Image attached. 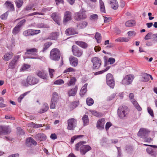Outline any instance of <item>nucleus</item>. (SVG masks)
I'll return each instance as SVG.
<instances>
[{
  "mask_svg": "<svg viewBox=\"0 0 157 157\" xmlns=\"http://www.w3.org/2000/svg\"><path fill=\"white\" fill-rule=\"evenodd\" d=\"M86 142L85 141H81L79 142L75 145V150L78 151H79V147H80V152L83 155H84L87 152L91 149V148L90 146L83 145L86 144Z\"/></svg>",
  "mask_w": 157,
  "mask_h": 157,
  "instance_id": "f257e3e1",
  "label": "nucleus"
},
{
  "mask_svg": "<svg viewBox=\"0 0 157 157\" xmlns=\"http://www.w3.org/2000/svg\"><path fill=\"white\" fill-rule=\"evenodd\" d=\"M38 80L35 77L31 76H29L27 77L26 81L22 82V84L25 86H28L29 85H33L37 83Z\"/></svg>",
  "mask_w": 157,
  "mask_h": 157,
  "instance_id": "f03ea898",
  "label": "nucleus"
},
{
  "mask_svg": "<svg viewBox=\"0 0 157 157\" xmlns=\"http://www.w3.org/2000/svg\"><path fill=\"white\" fill-rule=\"evenodd\" d=\"M128 107L125 105L120 106L117 109V113L119 117L121 119H124L127 117V113L126 110Z\"/></svg>",
  "mask_w": 157,
  "mask_h": 157,
  "instance_id": "7ed1b4c3",
  "label": "nucleus"
},
{
  "mask_svg": "<svg viewBox=\"0 0 157 157\" xmlns=\"http://www.w3.org/2000/svg\"><path fill=\"white\" fill-rule=\"evenodd\" d=\"M37 52V50L36 48H33L28 49L25 53L26 58L33 59H38L39 58L36 53Z\"/></svg>",
  "mask_w": 157,
  "mask_h": 157,
  "instance_id": "20e7f679",
  "label": "nucleus"
},
{
  "mask_svg": "<svg viewBox=\"0 0 157 157\" xmlns=\"http://www.w3.org/2000/svg\"><path fill=\"white\" fill-rule=\"evenodd\" d=\"M60 54L59 50L57 48H54L51 51L50 58L53 60H58L60 59Z\"/></svg>",
  "mask_w": 157,
  "mask_h": 157,
  "instance_id": "39448f33",
  "label": "nucleus"
},
{
  "mask_svg": "<svg viewBox=\"0 0 157 157\" xmlns=\"http://www.w3.org/2000/svg\"><path fill=\"white\" fill-rule=\"evenodd\" d=\"M150 132V131L148 129L142 128L139 129L137 135L141 138L146 139L148 136Z\"/></svg>",
  "mask_w": 157,
  "mask_h": 157,
  "instance_id": "423d86ee",
  "label": "nucleus"
},
{
  "mask_svg": "<svg viewBox=\"0 0 157 157\" xmlns=\"http://www.w3.org/2000/svg\"><path fill=\"white\" fill-rule=\"evenodd\" d=\"M134 78L133 75H127L123 79L121 83L125 85H128L131 84Z\"/></svg>",
  "mask_w": 157,
  "mask_h": 157,
  "instance_id": "0eeeda50",
  "label": "nucleus"
},
{
  "mask_svg": "<svg viewBox=\"0 0 157 157\" xmlns=\"http://www.w3.org/2000/svg\"><path fill=\"white\" fill-rule=\"evenodd\" d=\"M67 129L69 130H73L76 127L77 120L74 118L68 119L67 121Z\"/></svg>",
  "mask_w": 157,
  "mask_h": 157,
  "instance_id": "6e6552de",
  "label": "nucleus"
},
{
  "mask_svg": "<svg viewBox=\"0 0 157 157\" xmlns=\"http://www.w3.org/2000/svg\"><path fill=\"white\" fill-rule=\"evenodd\" d=\"M91 61L92 62L94 69H98L99 68L101 65V60L97 57H94L91 59Z\"/></svg>",
  "mask_w": 157,
  "mask_h": 157,
  "instance_id": "1a4fd4ad",
  "label": "nucleus"
},
{
  "mask_svg": "<svg viewBox=\"0 0 157 157\" xmlns=\"http://www.w3.org/2000/svg\"><path fill=\"white\" fill-rule=\"evenodd\" d=\"M72 50L73 55L78 57L81 56L83 53L82 50L75 45L72 46Z\"/></svg>",
  "mask_w": 157,
  "mask_h": 157,
  "instance_id": "9d476101",
  "label": "nucleus"
},
{
  "mask_svg": "<svg viewBox=\"0 0 157 157\" xmlns=\"http://www.w3.org/2000/svg\"><path fill=\"white\" fill-rule=\"evenodd\" d=\"M40 32V31L39 30L29 29L24 31L23 34L25 36H30L38 34Z\"/></svg>",
  "mask_w": 157,
  "mask_h": 157,
  "instance_id": "9b49d317",
  "label": "nucleus"
},
{
  "mask_svg": "<svg viewBox=\"0 0 157 157\" xmlns=\"http://www.w3.org/2000/svg\"><path fill=\"white\" fill-rule=\"evenodd\" d=\"M11 132V129L9 126H0V135L9 134Z\"/></svg>",
  "mask_w": 157,
  "mask_h": 157,
  "instance_id": "f8f14e48",
  "label": "nucleus"
},
{
  "mask_svg": "<svg viewBox=\"0 0 157 157\" xmlns=\"http://www.w3.org/2000/svg\"><path fill=\"white\" fill-rule=\"evenodd\" d=\"M86 15L84 13L80 12L75 13L74 18L75 20L79 21L86 18Z\"/></svg>",
  "mask_w": 157,
  "mask_h": 157,
  "instance_id": "ddd939ff",
  "label": "nucleus"
},
{
  "mask_svg": "<svg viewBox=\"0 0 157 157\" xmlns=\"http://www.w3.org/2000/svg\"><path fill=\"white\" fill-rule=\"evenodd\" d=\"M72 19L71 13L69 11H66L64 12L63 22L65 24L67 22L70 21Z\"/></svg>",
  "mask_w": 157,
  "mask_h": 157,
  "instance_id": "4468645a",
  "label": "nucleus"
},
{
  "mask_svg": "<svg viewBox=\"0 0 157 157\" xmlns=\"http://www.w3.org/2000/svg\"><path fill=\"white\" fill-rule=\"evenodd\" d=\"M20 58L19 55H17L14 57L13 59L10 61L9 65L10 68L13 69L15 67L17 60Z\"/></svg>",
  "mask_w": 157,
  "mask_h": 157,
  "instance_id": "2eb2a0df",
  "label": "nucleus"
},
{
  "mask_svg": "<svg viewBox=\"0 0 157 157\" xmlns=\"http://www.w3.org/2000/svg\"><path fill=\"white\" fill-rule=\"evenodd\" d=\"M105 123V119L104 118H102L100 120H99L97 122V127L100 130L104 129Z\"/></svg>",
  "mask_w": 157,
  "mask_h": 157,
  "instance_id": "dca6fc26",
  "label": "nucleus"
},
{
  "mask_svg": "<svg viewBox=\"0 0 157 157\" xmlns=\"http://www.w3.org/2000/svg\"><path fill=\"white\" fill-rule=\"evenodd\" d=\"M26 145L28 147L31 146L32 145H35L37 144V143L31 137H29L26 139Z\"/></svg>",
  "mask_w": 157,
  "mask_h": 157,
  "instance_id": "f3484780",
  "label": "nucleus"
},
{
  "mask_svg": "<svg viewBox=\"0 0 157 157\" xmlns=\"http://www.w3.org/2000/svg\"><path fill=\"white\" fill-rule=\"evenodd\" d=\"M51 16L56 23L58 25H60V17L59 15L57 14L56 13H54L51 15Z\"/></svg>",
  "mask_w": 157,
  "mask_h": 157,
  "instance_id": "a211bd4d",
  "label": "nucleus"
},
{
  "mask_svg": "<svg viewBox=\"0 0 157 157\" xmlns=\"http://www.w3.org/2000/svg\"><path fill=\"white\" fill-rule=\"evenodd\" d=\"M35 137L36 140L40 141L45 140L47 138L46 136L41 133H38L36 134L35 136Z\"/></svg>",
  "mask_w": 157,
  "mask_h": 157,
  "instance_id": "6ab92c4d",
  "label": "nucleus"
},
{
  "mask_svg": "<svg viewBox=\"0 0 157 157\" xmlns=\"http://www.w3.org/2000/svg\"><path fill=\"white\" fill-rule=\"evenodd\" d=\"M70 64L73 67L76 66L78 64V59L77 58L73 56L70 57L69 58Z\"/></svg>",
  "mask_w": 157,
  "mask_h": 157,
  "instance_id": "aec40b11",
  "label": "nucleus"
},
{
  "mask_svg": "<svg viewBox=\"0 0 157 157\" xmlns=\"http://www.w3.org/2000/svg\"><path fill=\"white\" fill-rule=\"evenodd\" d=\"M109 3L111 7L114 10H117L118 7V4L117 0H109Z\"/></svg>",
  "mask_w": 157,
  "mask_h": 157,
  "instance_id": "412c9836",
  "label": "nucleus"
},
{
  "mask_svg": "<svg viewBox=\"0 0 157 157\" xmlns=\"http://www.w3.org/2000/svg\"><path fill=\"white\" fill-rule=\"evenodd\" d=\"M77 32L72 28H69L65 31V34L67 35H71L77 34Z\"/></svg>",
  "mask_w": 157,
  "mask_h": 157,
  "instance_id": "4be33fe9",
  "label": "nucleus"
},
{
  "mask_svg": "<svg viewBox=\"0 0 157 157\" xmlns=\"http://www.w3.org/2000/svg\"><path fill=\"white\" fill-rule=\"evenodd\" d=\"M37 75L39 77L43 79H47V75L43 71H38L37 72Z\"/></svg>",
  "mask_w": 157,
  "mask_h": 157,
  "instance_id": "5701e85b",
  "label": "nucleus"
},
{
  "mask_svg": "<svg viewBox=\"0 0 157 157\" xmlns=\"http://www.w3.org/2000/svg\"><path fill=\"white\" fill-rule=\"evenodd\" d=\"M144 145L145 146H150L151 147H153V150L152 151H151V152L150 153V154L153 156H156L157 155V151L155 149V148H157V146L148 145L146 144H144Z\"/></svg>",
  "mask_w": 157,
  "mask_h": 157,
  "instance_id": "b1692460",
  "label": "nucleus"
},
{
  "mask_svg": "<svg viewBox=\"0 0 157 157\" xmlns=\"http://www.w3.org/2000/svg\"><path fill=\"white\" fill-rule=\"evenodd\" d=\"M149 80V75L147 73H144L143 75L140 78V80L142 82H146Z\"/></svg>",
  "mask_w": 157,
  "mask_h": 157,
  "instance_id": "393cba45",
  "label": "nucleus"
},
{
  "mask_svg": "<svg viewBox=\"0 0 157 157\" xmlns=\"http://www.w3.org/2000/svg\"><path fill=\"white\" fill-rule=\"evenodd\" d=\"M49 109L48 105L47 103H45L43 105V108L40 109L39 112V113H42L46 112Z\"/></svg>",
  "mask_w": 157,
  "mask_h": 157,
  "instance_id": "a878e982",
  "label": "nucleus"
},
{
  "mask_svg": "<svg viewBox=\"0 0 157 157\" xmlns=\"http://www.w3.org/2000/svg\"><path fill=\"white\" fill-rule=\"evenodd\" d=\"M131 101L135 107L138 111H141L142 110L140 106L136 101L135 99H132Z\"/></svg>",
  "mask_w": 157,
  "mask_h": 157,
  "instance_id": "bb28decb",
  "label": "nucleus"
},
{
  "mask_svg": "<svg viewBox=\"0 0 157 157\" xmlns=\"http://www.w3.org/2000/svg\"><path fill=\"white\" fill-rule=\"evenodd\" d=\"M130 38L129 37H119L115 40V41L119 42H128L129 41Z\"/></svg>",
  "mask_w": 157,
  "mask_h": 157,
  "instance_id": "cd10ccee",
  "label": "nucleus"
},
{
  "mask_svg": "<svg viewBox=\"0 0 157 157\" xmlns=\"http://www.w3.org/2000/svg\"><path fill=\"white\" fill-rule=\"evenodd\" d=\"M83 125L84 126H86L88 125L89 123V119L87 115H85L82 118Z\"/></svg>",
  "mask_w": 157,
  "mask_h": 157,
  "instance_id": "c85d7f7f",
  "label": "nucleus"
},
{
  "mask_svg": "<svg viewBox=\"0 0 157 157\" xmlns=\"http://www.w3.org/2000/svg\"><path fill=\"white\" fill-rule=\"evenodd\" d=\"M76 44L83 48H86L88 46L87 44L84 42L76 41Z\"/></svg>",
  "mask_w": 157,
  "mask_h": 157,
  "instance_id": "c756f323",
  "label": "nucleus"
},
{
  "mask_svg": "<svg viewBox=\"0 0 157 157\" xmlns=\"http://www.w3.org/2000/svg\"><path fill=\"white\" fill-rule=\"evenodd\" d=\"M12 57V53L10 52L5 55L4 56V59L6 61L9 60Z\"/></svg>",
  "mask_w": 157,
  "mask_h": 157,
  "instance_id": "7c9ffc66",
  "label": "nucleus"
},
{
  "mask_svg": "<svg viewBox=\"0 0 157 157\" xmlns=\"http://www.w3.org/2000/svg\"><path fill=\"white\" fill-rule=\"evenodd\" d=\"M90 112L93 115L96 117H102V115L101 113L96 111L91 110Z\"/></svg>",
  "mask_w": 157,
  "mask_h": 157,
  "instance_id": "2f4dec72",
  "label": "nucleus"
},
{
  "mask_svg": "<svg viewBox=\"0 0 157 157\" xmlns=\"http://www.w3.org/2000/svg\"><path fill=\"white\" fill-rule=\"evenodd\" d=\"M136 22L134 20H129L125 23V25L127 27H132L134 25Z\"/></svg>",
  "mask_w": 157,
  "mask_h": 157,
  "instance_id": "473e14b6",
  "label": "nucleus"
},
{
  "mask_svg": "<svg viewBox=\"0 0 157 157\" xmlns=\"http://www.w3.org/2000/svg\"><path fill=\"white\" fill-rule=\"evenodd\" d=\"M114 78L113 75L110 73H108L106 75V82L110 81H112Z\"/></svg>",
  "mask_w": 157,
  "mask_h": 157,
  "instance_id": "72a5a7b5",
  "label": "nucleus"
},
{
  "mask_svg": "<svg viewBox=\"0 0 157 157\" xmlns=\"http://www.w3.org/2000/svg\"><path fill=\"white\" fill-rule=\"evenodd\" d=\"M58 36L57 33H53L51 34L49 38L51 40H56Z\"/></svg>",
  "mask_w": 157,
  "mask_h": 157,
  "instance_id": "f704fd0d",
  "label": "nucleus"
},
{
  "mask_svg": "<svg viewBox=\"0 0 157 157\" xmlns=\"http://www.w3.org/2000/svg\"><path fill=\"white\" fill-rule=\"evenodd\" d=\"M59 99V97L57 93L56 92H54L52 94L51 100L57 102Z\"/></svg>",
  "mask_w": 157,
  "mask_h": 157,
  "instance_id": "c9c22d12",
  "label": "nucleus"
},
{
  "mask_svg": "<svg viewBox=\"0 0 157 157\" xmlns=\"http://www.w3.org/2000/svg\"><path fill=\"white\" fill-rule=\"evenodd\" d=\"M77 89H71V90L68 92L69 96H75L77 93Z\"/></svg>",
  "mask_w": 157,
  "mask_h": 157,
  "instance_id": "e433bc0d",
  "label": "nucleus"
},
{
  "mask_svg": "<svg viewBox=\"0 0 157 157\" xmlns=\"http://www.w3.org/2000/svg\"><path fill=\"white\" fill-rule=\"evenodd\" d=\"M95 38L98 43H100L101 41V36L100 33H96L95 36Z\"/></svg>",
  "mask_w": 157,
  "mask_h": 157,
  "instance_id": "4c0bfd02",
  "label": "nucleus"
},
{
  "mask_svg": "<svg viewBox=\"0 0 157 157\" xmlns=\"http://www.w3.org/2000/svg\"><path fill=\"white\" fill-rule=\"evenodd\" d=\"M76 81V79L75 77H72L70 80L67 83V85L69 86H71L74 85Z\"/></svg>",
  "mask_w": 157,
  "mask_h": 157,
  "instance_id": "58836bf2",
  "label": "nucleus"
},
{
  "mask_svg": "<svg viewBox=\"0 0 157 157\" xmlns=\"http://www.w3.org/2000/svg\"><path fill=\"white\" fill-rule=\"evenodd\" d=\"M83 136H84L83 135H78L74 136L72 137L71 138V144H73L74 143V141L76 139L78 138L82 137H83Z\"/></svg>",
  "mask_w": 157,
  "mask_h": 157,
  "instance_id": "ea45409f",
  "label": "nucleus"
},
{
  "mask_svg": "<svg viewBox=\"0 0 157 157\" xmlns=\"http://www.w3.org/2000/svg\"><path fill=\"white\" fill-rule=\"evenodd\" d=\"M30 92L29 91H27L25 93L21 94L18 98L17 101L18 102L20 103L21 100L24 97L26 96L27 94Z\"/></svg>",
  "mask_w": 157,
  "mask_h": 157,
  "instance_id": "a19ab883",
  "label": "nucleus"
},
{
  "mask_svg": "<svg viewBox=\"0 0 157 157\" xmlns=\"http://www.w3.org/2000/svg\"><path fill=\"white\" fill-rule=\"evenodd\" d=\"M86 102L87 104L89 106H91L93 104L94 101L91 98H88L86 99Z\"/></svg>",
  "mask_w": 157,
  "mask_h": 157,
  "instance_id": "79ce46f5",
  "label": "nucleus"
},
{
  "mask_svg": "<svg viewBox=\"0 0 157 157\" xmlns=\"http://www.w3.org/2000/svg\"><path fill=\"white\" fill-rule=\"evenodd\" d=\"M20 28L16 26L13 29L12 33L14 35L17 34L20 31Z\"/></svg>",
  "mask_w": 157,
  "mask_h": 157,
  "instance_id": "37998d69",
  "label": "nucleus"
},
{
  "mask_svg": "<svg viewBox=\"0 0 157 157\" xmlns=\"http://www.w3.org/2000/svg\"><path fill=\"white\" fill-rule=\"evenodd\" d=\"M107 85L109 86L110 88H113L115 86V82L114 80H112V81H110L106 82Z\"/></svg>",
  "mask_w": 157,
  "mask_h": 157,
  "instance_id": "c03bdc74",
  "label": "nucleus"
},
{
  "mask_svg": "<svg viewBox=\"0 0 157 157\" xmlns=\"http://www.w3.org/2000/svg\"><path fill=\"white\" fill-rule=\"evenodd\" d=\"M87 25V23L86 21H83L78 26L79 28L83 29L85 28Z\"/></svg>",
  "mask_w": 157,
  "mask_h": 157,
  "instance_id": "a18cd8bd",
  "label": "nucleus"
},
{
  "mask_svg": "<svg viewBox=\"0 0 157 157\" xmlns=\"http://www.w3.org/2000/svg\"><path fill=\"white\" fill-rule=\"evenodd\" d=\"M15 3L17 7L19 8L22 5L23 2L22 0H16Z\"/></svg>",
  "mask_w": 157,
  "mask_h": 157,
  "instance_id": "49530a36",
  "label": "nucleus"
},
{
  "mask_svg": "<svg viewBox=\"0 0 157 157\" xmlns=\"http://www.w3.org/2000/svg\"><path fill=\"white\" fill-rule=\"evenodd\" d=\"M36 26L39 28H49V26L46 24L44 23H40L37 24Z\"/></svg>",
  "mask_w": 157,
  "mask_h": 157,
  "instance_id": "de8ad7c7",
  "label": "nucleus"
},
{
  "mask_svg": "<svg viewBox=\"0 0 157 157\" xmlns=\"http://www.w3.org/2000/svg\"><path fill=\"white\" fill-rule=\"evenodd\" d=\"M109 67H107L104 70H102V71H98L95 72V73L94 74L95 75L101 74L103 73L104 72L108 71L109 69Z\"/></svg>",
  "mask_w": 157,
  "mask_h": 157,
  "instance_id": "09e8293b",
  "label": "nucleus"
},
{
  "mask_svg": "<svg viewBox=\"0 0 157 157\" xmlns=\"http://www.w3.org/2000/svg\"><path fill=\"white\" fill-rule=\"evenodd\" d=\"M57 102L56 101H52L51 100V105L50 106V108L51 109H54L55 108L56 105L57 104Z\"/></svg>",
  "mask_w": 157,
  "mask_h": 157,
  "instance_id": "8fccbe9b",
  "label": "nucleus"
},
{
  "mask_svg": "<svg viewBox=\"0 0 157 157\" xmlns=\"http://www.w3.org/2000/svg\"><path fill=\"white\" fill-rule=\"evenodd\" d=\"M30 67L29 65L27 64H24L23 66L21 67V70L22 71H25L27 70Z\"/></svg>",
  "mask_w": 157,
  "mask_h": 157,
  "instance_id": "3c124183",
  "label": "nucleus"
},
{
  "mask_svg": "<svg viewBox=\"0 0 157 157\" xmlns=\"http://www.w3.org/2000/svg\"><path fill=\"white\" fill-rule=\"evenodd\" d=\"M26 21L25 20L23 19L19 22L16 25L18 27L20 28L25 24Z\"/></svg>",
  "mask_w": 157,
  "mask_h": 157,
  "instance_id": "603ef678",
  "label": "nucleus"
},
{
  "mask_svg": "<svg viewBox=\"0 0 157 157\" xmlns=\"http://www.w3.org/2000/svg\"><path fill=\"white\" fill-rule=\"evenodd\" d=\"M64 83V81L62 79H58L54 82L55 84L60 85Z\"/></svg>",
  "mask_w": 157,
  "mask_h": 157,
  "instance_id": "864d4df0",
  "label": "nucleus"
},
{
  "mask_svg": "<svg viewBox=\"0 0 157 157\" xmlns=\"http://www.w3.org/2000/svg\"><path fill=\"white\" fill-rule=\"evenodd\" d=\"M126 150L127 152L131 153L133 151V148L131 146H127L126 147Z\"/></svg>",
  "mask_w": 157,
  "mask_h": 157,
  "instance_id": "5fc2aeb1",
  "label": "nucleus"
},
{
  "mask_svg": "<svg viewBox=\"0 0 157 157\" xmlns=\"http://www.w3.org/2000/svg\"><path fill=\"white\" fill-rule=\"evenodd\" d=\"M87 91V89H81L79 93L80 95L82 97L86 94Z\"/></svg>",
  "mask_w": 157,
  "mask_h": 157,
  "instance_id": "6e6d98bb",
  "label": "nucleus"
},
{
  "mask_svg": "<svg viewBox=\"0 0 157 157\" xmlns=\"http://www.w3.org/2000/svg\"><path fill=\"white\" fill-rule=\"evenodd\" d=\"M51 42H48L45 43L44 44L43 49L44 50L47 49L52 44Z\"/></svg>",
  "mask_w": 157,
  "mask_h": 157,
  "instance_id": "4d7b16f0",
  "label": "nucleus"
},
{
  "mask_svg": "<svg viewBox=\"0 0 157 157\" xmlns=\"http://www.w3.org/2000/svg\"><path fill=\"white\" fill-rule=\"evenodd\" d=\"M33 6L34 4H29L26 6L25 10L27 11L30 10L33 8Z\"/></svg>",
  "mask_w": 157,
  "mask_h": 157,
  "instance_id": "13d9d810",
  "label": "nucleus"
},
{
  "mask_svg": "<svg viewBox=\"0 0 157 157\" xmlns=\"http://www.w3.org/2000/svg\"><path fill=\"white\" fill-rule=\"evenodd\" d=\"M152 33L150 32L148 33L145 37L144 39L147 40L150 39L151 37H152Z\"/></svg>",
  "mask_w": 157,
  "mask_h": 157,
  "instance_id": "bf43d9fd",
  "label": "nucleus"
},
{
  "mask_svg": "<svg viewBox=\"0 0 157 157\" xmlns=\"http://www.w3.org/2000/svg\"><path fill=\"white\" fill-rule=\"evenodd\" d=\"M5 4L6 6L9 7L11 9H13V5L9 2H6Z\"/></svg>",
  "mask_w": 157,
  "mask_h": 157,
  "instance_id": "052dcab7",
  "label": "nucleus"
},
{
  "mask_svg": "<svg viewBox=\"0 0 157 157\" xmlns=\"http://www.w3.org/2000/svg\"><path fill=\"white\" fill-rule=\"evenodd\" d=\"M48 71L49 75L51 78H52L53 76V73L55 72V70L53 69L49 68Z\"/></svg>",
  "mask_w": 157,
  "mask_h": 157,
  "instance_id": "680f3d73",
  "label": "nucleus"
},
{
  "mask_svg": "<svg viewBox=\"0 0 157 157\" xmlns=\"http://www.w3.org/2000/svg\"><path fill=\"white\" fill-rule=\"evenodd\" d=\"M127 34L129 36H134L136 35V32L134 31H131L128 32Z\"/></svg>",
  "mask_w": 157,
  "mask_h": 157,
  "instance_id": "e2e57ef3",
  "label": "nucleus"
},
{
  "mask_svg": "<svg viewBox=\"0 0 157 157\" xmlns=\"http://www.w3.org/2000/svg\"><path fill=\"white\" fill-rule=\"evenodd\" d=\"M98 18V15L96 14H92L90 16V19L91 20H97Z\"/></svg>",
  "mask_w": 157,
  "mask_h": 157,
  "instance_id": "0e129e2a",
  "label": "nucleus"
},
{
  "mask_svg": "<svg viewBox=\"0 0 157 157\" xmlns=\"http://www.w3.org/2000/svg\"><path fill=\"white\" fill-rule=\"evenodd\" d=\"M32 125L33 127L35 128H37L43 126L42 124H35L33 123H32Z\"/></svg>",
  "mask_w": 157,
  "mask_h": 157,
  "instance_id": "69168bd1",
  "label": "nucleus"
},
{
  "mask_svg": "<svg viewBox=\"0 0 157 157\" xmlns=\"http://www.w3.org/2000/svg\"><path fill=\"white\" fill-rule=\"evenodd\" d=\"M147 111L150 115L152 117H153L154 113L150 107H148L147 108Z\"/></svg>",
  "mask_w": 157,
  "mask_h": 157,
  "instance_id": "338daca9",
  "label": "nucleus"
},
{
  "mask_svg": "<svg viewBox=\"0 0 157 157\" xmlns=\"http://www.w3.org/2000/svg\"><path fill=\"white\" fill-rule=\"evenodd\" d=\"M115 59L113 58H109L108 60V61L110 63V64H113L115 62Z\"/></svg>",
  "mask_w": 157,
  "mask_h": 157,
  "instance_id": "774afa93",
  "label": "nucleus"
}]
</instances>
